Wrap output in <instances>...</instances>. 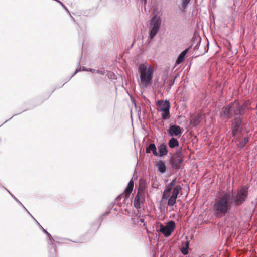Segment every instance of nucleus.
<instances>
[{"instance_id": "412c9836", "label": "nucleus", "mask_w": 257, "mask_h": 257, "mask_svg": "<svg viewBox=\"0 0 257 257\" xmlns=\"http://www.w3.org/2000/svg\"><path fill=\"white\" fill-rule=\"evenodd\" d=\"M201 120V115L197 114V115H195L192 119L191 122L194 126H196L200 122Z\"/></svg>"}, {"instance_id": "2f4dec72", "label": "nucleus", "mask_w": 257, "mask_h": 257, "mask_svg": "<svg viewBox=\"0 0 257 257\" xmlns=\"http://www.w3.org/2000/svg\"><path fill=\"white\" fill-rule=\"evenodd\" d=\"M51 251H52V254H54L56 252L55 249L54 248L53 249H51Z\"/></svg>"}, {"instance_id": "e433bc0d", "label": "nucleus", "mask_w": 257, "mask_h": 257, "mask_svg": "<svg viewBox=\"0 0 257 257\" xmlns=\"http://www.w3.org/2000/svg\"><path fill=\"white\" fill-rule=\"evenodd\" d=\"M21 206L23 207V208L26 211H27V210H28L22 204V205H21Z\"/></svg>"}, {"instance_id": "f704fd0d", "label": "nucleus", "mask_w": 257, "mask_h": 257, "mask_svg": "<svg viewBox=\"0 0 257 257\" xmlns=\"http://www.w3.org/2000/svg\"><path fill=\"white\" fill-rule=\"evenodd\" d=\"M87 71L93 72L95 71V70L93 69H88Z\"/></svg>"}, {"instance_id": "aec40b11", "label": "nucleus", "mask_w": 257, "mask_h": 257, "mask_svg": "<svg viewBox=\"0 0 257 257\" xmlns=\"http://www.w3.org/2000/svg\"><path fill=\"white\" fill-rule=\"evenodd\" d=\"M239 143L236 145L237 147L241 149L244 147L245 145L249 142V137H244L242 140H239Z\"/></svg>"}, {"instance_id": "58836bf2", "label": "nucleus", "mask_w": 257, "mask_h": 257, "mask_svg": "<svg viewBox=\"0 0 257 257\" xmlns=\"http://www.w3.org/2000/svg\"><path fill=\"white\" fill-rule=\"evenodd\" d=\"M174 81H173V82L170 83V85L171 86H172L174 84Z\"/></svg>"}, {"instance_id": "a19ab883", "label": "nucleus", "mask_w": 257, "mask_h": 257, "mask_svg": "<svg viewBox=\"0 0 257 257\" xmlns=\"http://www.w3.org/2000/svg\"><path fill=\"white\" fill-rule=\"evenodd\" d=\"M73 75H74L73 74V75H72V76L70 77V78H69V79H68V80H70V79L72 78V77Z\"/></svg>"}, {"instance_id": "5701e85b", "label": "nucleus", "mask_w": 257, "mask_h": 257, "mask_svg": "<svg viewBox=\"0 0 257 257\" xmlns=\"http://www.w3.org/2000/svg\"><path fill=\"white\" fill-rule=\"evenodd\" d=\"M182 147H180L177 150L171 157H175V158H183L182 153Z\"/></svg>"}, {"instance_id": "bb28decb", "label": "nucleus", "mask_w": 257, "mask_h": 257, "mask_svg": "<svg viewBox=\"0 0 257 257\" xmlns=\"http://www.w3.org/2000/svg\"><path fill=\"white\" fill-rule=\"evenodd\" d=\"M43 232L46 234L49 241H51V235L45 229H43Z\"/></svg>"}, {"instance_id": "6e6552de", "label": "nucleus", "mask_w": 257, "mask_h": 257, "mask_svg": "<svg viewBox=\"0 0 257 257\" xmlns=\"http://www.w3.org/2000/svg\"><path fill=\"white\" fill-rule=\"evenodd\" d=\"M234 103L232 102L229 103L227 106L223 107L221 111L220 112V116L223 118L229 119L232 116V106Z\"/></svg>"}, {"instance_id": "dca6fc26", "label": "nucleus", "mask_w": 257, "mask_h": 257, "mask_svg": "<svg viewBox=\"0 0 257 257\" xmlns=\"http://www.w3.org/2000/svg\"><path fill=\"white\" fill-rule=\"evenodd\" d=\"M158 171L161 174L164 173L166 171V166L163 161L160 160L156 163Z\"/></svg>"}, {"instance_id": "39448f33", "label": "nucleus", "mask_w": 257, "mask_h": 257, "mask_svg": "<svg viewBox=\"0 0 257 257\" xmlns=\"http://www.w3.org/2000/svg\"><path fill=\"white\" fill-rule=\"evenodd\" d=\"M176 227L175 222L173 220H170L165 225L162 223L158 222L156 224V229L157 231L162 233L165 237L170 236Z\"/></svg>"}, {"instance_id": "f03ea898", "label": "nucleus", "mask_w": 257, "mask_h": 257, "mask_svg": "<svg viewBox=\"0 0 257 257\" xmlns=\"http://www.w3.org/2000/svg\"><path fill=\"white\" fill-rule=\"evenodd\" d=\"M138 72L142 85L147 86L152 83L154 69L151 65H148L147 63L140 64L138 65Z\"/></svg>"}, {"instance_id": "c85d7f7f", "label": "nucleus", "mask_w": 257, "mask_h": 257, "mask_svg": "<svg viewBox=\"0 0 257 257\" xmlns=\"http://www.w3.org/2000/svg\"><path fill=\"white\" fill-rule=\"evenodd\" d=\"M190 0H182V7L185 8L190 2Z\"/></svg>"}, {"instance_id": "f257e3e1", "label": "nucleus", "mask_w": 257, "mask_h": 257, "mask_svg": "<svg viewBox=\"0 0 257 257\" xmlns=\"http://www.w3.org/2000/svg\"><path fill=\"white\" fill-rule=\"evenodd\" d=\"M232 205L230 193L224 192L219 197L213 205L214 216L218 218L225 216Z\"/></svg>"}, {"instance_id": "cd10ccee", "label": "nucleus", "mask_w": 257, "mask_h": 257, "mask_svg": "<svg viewBox=\"0 0 257 257\" xmlns=\"http://www.w3.org/2000/svg\"><path fill=\"white\" fill-rule=\"evenodd\" d=\"M170 196V193L168 194V192H165V189L164 190L163 195H162V198L164 199H167L169 198Z\"/></svg>"}, {"instance_id": "c9c22d12", "label": "nucleus", "mask_w": 257, "mask_h": 257, "mask_svg": "<svg viewBox=\"0 0 257 257\" xmlns=\"http://www.w3.org/2000/svg\"><path fill=\"white\" fill-rule=\"evenodd\" d=\"M17 115V114H14V115H13V116H12V117H11L9 119H8V120H6V121H5V122L4 123H5V122H7L8 120H9L10 119H11L13 117H14V116H15V115Z\"/></svg>"}, {"instance_id": "1a4fd4ad", "label": "nucleus", "mask_w": 257, "mask_h": 257, "mask_svg": "<svg viewBox=\"0 0 257 257\" xmlns=\"http://www.w3.org/2000/svg\"><path fill=\"white\" fill-rule=\"evenodd\" d=\"M241 124L242 119L240 117L234 119V121L232 123V134L233 137H235L238 133L241 132Z\"/></svg>"}, {"instance_id": "393cba45", "label": "nucleus", "mask_w": 257, "mask_h": 257, "mask_svg": "<svg viewBox=\"0 0 257 257\" xmlns=\"http://www.w3.org/2000/svg\"><path fill=\"white\" fill-rule=\"evenodd\" d=\"M177 197H176L173 196H171L168 198V205L169 206H173L176 202V199Z\"/></svg>"}, {"instance_id": "a211bd4d", "label": "nucleus", "mask_w": 257, "mask_h": 257, "mask_svg": "<svg viewBox=\"0 0 257 257\" xmlns=\"http://www.w3.org/2000/svg\"><path fill=\"white\" fill-rule=\"evenodd\" d=\"M246 106V104L244 103L243 105H240L237 104L236 105V109H234V112L235 115H241L244 113V107Z\"/></svg>"}, {"instance_id": "c756f323", "label": "nucleus", "mask_w": 257, "mask_h": 257, "mask_svg": "<svg viewBox=\"0 0 257 257\" xmlns=\"http://www.w3.org/2000/svg\"><path fill=\"white\" fill-rule=\"evenodd\" d=\"M87 69H85L84 67H80L79 69H77L75 72L74 73L73 75H75L77 72L79 71H87Z\"/></svg>"}, {"instance_id": "4be33fe9", "label": "nucleus", "mask_w": 257, "mask_h": 257, "mask_svg": "<svg viewBox=\"0 0 257 257\" xmlns=\"http://www.w3.org/2000/svg\"><path fill=\"white\" fill-rule=\"evenodd\" d=\"M189 241L187 240L184 243V246L181 248V252L183 255H187L188 253Z\"/></svg>"}, {"instance_id": "a878e982", "label": "nucleus", "mask_w": 257, "mask_h": 257, "mask_svg": "<svg viewBox=\"0 0 257 257\" xmlns=\"http://www.w3.org/2000/svg\"><path fill=\"white\" fill-rule=\"evenodd\" d=\"M3 187L4 188H5L7 191V192L11 195V196H12V197L14 199V200L18 203H19L21 206L22 205V203L16 198L14 196H13L6 188H5L3 186Z\"/></svg>"}, {"instance_id": "7c9ffc66", "label": "nucleus", "mask_w": 257, "mask_h": 257, "mask_svg": "<svg viewBox=\"0 0 257 257\" xmlns=\"http://www.w3.org/2000/svg\"><path fill=\"white\" fill-rule=\"evenodd\" d=\"M37 224L38 225V226H39V227L42 230V231H43V229H44L41 225V224L39 223V222H37Z\"/></svg>"}, {"instance_id": "9b49d317", "label": "nucleus", "mask_w": 257, "mask_h": 257, "mask_svg": "<svg viewBox=\"0 0 257 257\" xmlns=\"http://www.w3.org/2000/svg\"><path fill=\"white\" fill-rule=\"evenodd\" d=\"M169 162L172 168L176 170H179L181 168V166L184 162V159L183 158H175V157H170Z\"/></svg>"}, {"instance_id": "ea45409f", "label": "nucleus", "mask_w": 257, "mask_h": 257, "mask_svg": "<svg viewBox=\"0 0 257 257\" xmlns=\"http://www.w3.org/2000/svg\"><path fill=\"white\" fill-rule=\"evenodd\" d=\"M71 19L73 20V21L74 22H75V21H74V19L73 17H71Z\"/></svg>"}, {"instance_id": "72a5a7b5", "label": "nucleus", "mask_w": 257, "mask_h": 257, "mask_svg": "<svg viewBox=\"0 0 257 257\" xmlns=\"http://www.w3.org/2000/svg\"><path fill=\"white\" fill-rule=\"evenodd\" d=\"M31 217L35 221V222L37 223L38 222L37 220L32 215Z\"/></svg>"}, {"instance_id": "ddd939ff", "label": "nucleus", "mask_w": 257, "mask_h": 257, "mask_svg": "<svg viewBox=\"0 0 257 257\" xmlns=\"http://www.w3.org/2000/svg\"><path fill=\"white\" fill-rule=\"evenodd\" d=\"M189 49L188 48L184 50L178 56L176 60V64L178 65L181 63L185 60V57L188 53Z\"/></svg>"}, {"instance_id": "4468645a", "label": "nucleus", "mask_w": 257, "mask_h": 257, "mask_svg": "<svg viewBox=\"0 0 257 257\" xmlns=\"http://www.w3.org/2000/svg\"><path fill=\"white\" fill-rule=\"evenodd\" d=\"M152 152L155 156L158 155V153L157 151L156 145L154 143H150L146 148V152L147 153H150Z\"/></svg>"}, {"instance_id": "79ce46f5", "label": "nucleus", "mask_w": 257, "mask_h": 257, "mask_svg": "<svg viewBox=\"0 0 257 257\" xmlns=\"http://www.w3.org/2000/svg\"><path fill=\"white\" fill-rule=\"evenodd\" d=\"M73 75H74L73 74V75H72V76L70 77V78H69V79H68V80H70V79L72 78V77Z\"/></svg>"}, {"instance_id": "423d86ee", "label": "nucleus", "mask_w": 257, "mask_h": 257, "mask_svg": "<svg viewBox=\"0 0 257 257\" xmlns=\"http://www.w3.org/2000/svg\"><path fill=\"white\" fill-rule=\"evenodd\" d=\"M156 105L158 107L157 110L162 112L161 117L164 120L170 118V103L168 100H158Z\"/></svg>"}, {"instance_id": "473e14b6", "label": "nucleus", "mask_w": 257, "mask_h": 257, "mask_svg": "<svg viewBox=\"0 0 257 257\" xmlns=\"http://www.w3.org/2000/svg\"><path fill=\"white\" fill-rule=\"evenodd\" d=\"M139 221L141 223H143L144 222V219L143 218H140Z\"/></svg>"}, {"instance_id": "6ab92c4d", "label": "nucleus", "mask_w": 257, "mask_h": 257, "mask_svg": "<svg viewBox=\"0 0 257 257\" xmlns=\"http://www.w3.org/2000/svg\"><path fill=\"white\" fill-rule=\"evenodd\" d=\"M177 182V178H174L170 183H169L166 187H165V192H168V193H170L171 190H172V188L174 186H175V184Z\"/></svg>"}, {"instance_id": "2eb2a0df", "label": "nucleus", "mask_w": 257, "mask_h": 257, "mask_svg": "<svg viewBox=\"0 0 257 257\" xmlns=\"http://www.w3.org/2000/svg\"><path fill=\"white\" fill-rule=\"evenodd\" d=\"M158 155L160 157L165 156L168 153L167 145L165 143H162L158 147Z\"/></svg>"}, {"instance_id": "7ed1b4c3", "label": "nucleus", "mask_w": 257, "mask_h": 257, "mask_svg": "<svg viewBox=\"0 0 257 257\" xmlns=\"http://www.w3.org/2000/svg\"><path fill=\"white\" fill-rule=\"evenodd\" d=\"M249 186H243L237 190L235 196L230 193L231 201L236 206L241 205L247 199L248 195Z\"/></svg>"}, {"instance_id": "b1692460", "label": "nucleus", "mask_w": 257, "mask_h": 257, "mask_svg": "<svg viewBox=\"0 0 257 257\" xmlns=\"http://www.w3.org/2000/svg\"><path fill=\"white\" fill-rule=\"evenodd\" d=\"M181 189L182 188L180 185H176L173 190L172 196L177 197L178 195L179 194V192L181 190Z\"/></svg>"}, {"instance_id": "f8f14e48", "label": "nucleus", "mask_w": 257, "mask_h": 257, "mask_svg": "<svg viewBox=\"0 0 257 257\" xmlns=\"http://www.w3.org/2000/svg\"><path fill=\"white\" fill-rule=\"evenodd\" d=\"M144 200V198L143 193H141L140 192V190H139L134 199V207L137 209L141 208V204L143 203Z\"/></svg>"}, {"instance_id": "20e7f679", "label": "nucleus", "mask_w": 257, "mask_h": 257, "mask_svg": "<svg viewBox=\"0 0 257 257\" xmlns=\"http://www.w3.org/2000/svg\"><path fill=\"white\" fill-rule=\"evenodd\" d=\"M161 19L157 15L154 16L148 24L149 37L152 40L158 33L161 24Z\"/></svg>"}, {"instance_id": "f3484780", "label": "nucleus", "mask_w": 257, "mask_h": 257, "mask_svg": "<svg viewBox=\"0 0 257 257\" xmlns=\"http://www.w3.org/2000/svg\"><path fill=\"white\" fill-rule=\"evenodd\" d=\"M168 144L170 148H174L175 147L179 146V142L177 139L171 137L168 141Z\"/></svg>"}, {"instance_id": "37998d69", "label": "nucleus", "mask_w": 257, "mask_h": 257, "mask_svg": "<svg viewBox=\"0 0 257 257\" xmlns=\"http://www.w3.org/2000/svg\"><path fill=\"white\" fill-rule=\"evenodd\" d=\"M186 239H188V237H187V236H186Z\"/></svg>"}, {"instance_id": "4c0bfd02", "label": "nucleus", "mask_w": 257, "mask_h": 257, "mask_svg": "<svg viewBox=\"0 0 257 257\" xmlns=\"http://www.w3.org/2000/svg\"><path fill=\"white\" fill-rule=\"evenodd\" d=\"M26 212H27V213H28V214L30 216H32V214H31L29 212V211H28V210H27V211H26Z\"/></svg>"}, {"instance_id": "9d476101", "label": "nucleus", "mask_w": 257, "mask_h": 257, "mask_svg": "<svg viewBox=\"0 0 257 257\" xmlns=\"http://www.w3.org/2000/svg\"><path fill=\"white\" fill-rule=\"evenodd\" d=\"M182 133V128L176 124H170L168 130V134L169 136H180Z\"/></svg>"}, {"instance_id": "0eeeda50", "label": "nucleus", "mask_w": 257, "mask_h": 257, "mask_svg": "<svg viewBox=\"0 0 257 257\" xmlns=\"http://www.w3.org/2000/svg\"><path fill=\"white\" fill-rule=\"evenodd\" d=\"M134 187V181L132 179H131L128 184L127 187H126L124 192L123 193H122L120 195H119L117 198L116 200H119L120 201L122 199V202H119L118 204L120 206H124L125 205L128 203H127V201L128 200L130 194L133 191Z\"/></svg>"}]
</instances>
